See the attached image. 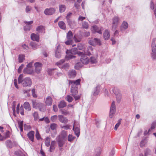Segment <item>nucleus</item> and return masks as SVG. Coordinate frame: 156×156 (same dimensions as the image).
I'll return each mask as SVG.
<instances>
[{
	"mask_svg": "<svg viewBox=\"0 0 156 156\" xmlns=\"http://www.w3.org/2000/svg\"><path fill=\"white\" fill-rule=\"evenodd\" d=\"M23 74H20L18 79L19 83H21L23 87H30L32 84V80L29 77H26L24 79Z\"/></svg>",
	"mask_w": 156,
	"mask_h": 156,
	"instance_id": "nucleus-1",
	"label": "nucleus"
},
{
	"mask_svg": "<svg viewBox=\"0 0 156 156\" xmlns=\"http://www.w3.org/2000/svg\"><path fill=\"white\" fill-rule=\"evenodd\" d=\"M88 50H84V53L79 52L78 53V55L81 56L80 61L83 64H86L89 62V59L84 54L86 55H91V53L88 51Z\"/></svg>",
	"mask_w": 156,
	"mask_h": 156,
	"instance_id": "nucleus-2",
	"label": "nucleus"
},
{
	"mask_svg": "<svg viewBox=\"0 0 156 156\" xmlns=\"http://www.w3.org/2000/svg\"><path fill=\"white\" fill-rule=\"evenodd\" d=\"M152 52L151 56L153 60H156V38H154L151 44Z\"/></svg>",
	"mask_w": 156,
	"mask_h": 156,
	"instance_id": "nucleus-3",
	"label": "nucleus"
},
{
	"mask_svg": "<svg viewBox=\"0 0 156 156\" xmlns=\"http://www.w3.org/2000/svg\"><path fill=\"white\" fill-rule=\"evenodd\" d=\"M32 103L33 108H38L41 112H44L45 110L44 106L43 104L37 102L36 101H33Z\"/></svg>",
	"mask_w": 156,
	"mask_h": 156,
	"instance_id": "nucleus-4",
	"label": "nucleus"
},
{
	"mask_svg": "<svg viewBox=\"0 0 156 156\" xmlns=\"http://www.w3.org/2000/svg\"><path fill=\"white\" fill-rule=\"evenodd\" d=\"M73 129L74 131L75 134L78 137L80 132L79 123L78 122L74 121Z\"/></svg>",
	"mask_w": 156,
	"mask_h": 156,
	"instance_id": "nucleus-5",
	"label": "nucleus"
},
{
	"mask_svg": "<svg viewBox=\"0 0 156 156\" xmlns=\"http://www.w3.org/2000/svg\"><path fill=\"white\" fill-rule=\"evenodd\" d=\"M113 91L116 96V98L117 102H120L122 99V94L120 91L116 88H114L113 89Z\"/></svg>",
	"mask_w": 156,
	"mask_h": 156,
	"instance_id": "nucleus-6",
	"label": "nucleus"
},
{
	"mask_svg": "<svg viewBox=\"0 0 156 156\" xmlns=\"http://www.w3.org/2000/svg\"><path fill=\"white\" fill-rule=\"evenodd\" d=\"M89 43L92 46H95L97 45H101V42L100 39L97 38L90 40L89 41Z\"/></svg>",
	"mask_w": 156,
	"mask_h": 156,
	"instance_id": "nucleus-7",
	"label": "nucleus"
},
{
	"mask_svg": "<svg viewBox=\"0 0 156 156\" xmlns=\"http://www.w3.org/2000/svg\"><path fill=\"white\" fill-rule=\"evenodd\" d=\"M33 21H24V23L27 25L26 26H24L23 29L25 31H29L32 27V26L31 25L33 23Z\"/></svg>",
	"mask_w": 156,
	"mask_h": 156,
	"instance_id": "nucleus-8",
	"label": "nucleus"
},
{
	"mask_svg": "<svg viewBox=\"0 0 156 156\" xmlns=\"http://www.w3.org/2000/svg\"><path fill=\"white\" fill-rule=\"evenodd\" d=\"M116 111V107L115 104V102L113 101L112 103L110 108V111L109 113V117L110 118H112L113 117V115L115 114Z\"/></svg>",
	"mask_w": 156,
	"mask_h": 156,
	"instance_id": "nucleus-9",
	"label": "nucleus"
},
{
	"mask_svg": "<svg viewBox=\"0 0 156 156\" xmlns=\"http://www.w3.org/2000/svg\"><path fill=\"white\" fill-rule=\"evenodd\" d=\"M55 9L54 8L46 9L44 11V13L46 15H51L55 12Z\"/></svg>",
	"mask_w": 156,
	"mask_h": 156,
	"instance_id": "nucleus-10",
	"label": "nucleus"
},
{
	"mask_svg": "<svg viewBox=\"0 0 156 156\" xmlns=\"http://www.w3.org/2000/svg\"><path fill=\"white\" fill-rule=\"evenodd\" d=\"M119 18L117 17H115L113 18L112 26V30H115L117 27L119 21Z\"/></svg>",
	"mask_w": 156,
	"mask_h": 156,
	"instance_id": "nucleus-11",
	"label": "nucleus"
},
{
	"mask_svg": "<svg viewBox=\"0 0 156 156\" xmlns=\"http://www.w3.org/2000/svg\"><path fill=\"white\" fill-rule=\"evenodd\" d=\"M80 79H78L76 80H69V83L72 84V87H77V86L80 84Z\"/></svg>",
	"mask_w": 156,
	"mask_h": 156,
	"instance_id": "nucleus-12",
	"label": "nucleus"
},
{
	"mask_svg": "<svg viewBox=\"0 0 156 156\" xmlns=\"http://www.w3.org/2000/svg\"><path fill=\"white\" fill-rule=\"evenodd\" d=\"M80 79H78L76 80H69V83L72 84V87H77V86L80 84Z\"/></svg>",
	"mask_w": 156,
	"mask_h": 156,
	"instance_id": "nucleus-13",
	"label": "nucleus"
},
{
	"mask_svg": "<svg viewBox=\"0 0 156 156\" xmlns=\"http://www.w3.org/2000/svg\"><path fill=\"white\" fill-rule=\"evenodd\" d=\"M34 66L36 73L39 74L41 69V64L39 62H36L34 64Z\"/></svg>",
	"mask_w": 156,
	"mask_h": 156,
	"instance_id": "nucleus-14",
	"label": "nucleus"
},
{
	"mask_svg": "<svg viewBox=\"0 0 156 156\" xmlns=\"http://www.w3.org/2000/svg\"><path fill=\"white\" fill-rule=\"evenodd\" d=\"M91 30L93 33L97 32L99 34H101L102 33L101 29H100L96 25L93 26L91 28Z\"/></svg>",
	"mask_w": 156,
	"mask_h": 156,
	"instance_id": "nucleus-15",
	"label": "nucleus"
},
{
	"mask_svg": "<svg viewBox=\"0 0 156 156\" xmlns=\"http://www.w3.org/2000/svg\"><path fill=\"white\" fill-rule=\"evenodd\" d=\"M23 72L24 73L32 75L34 73L33 68H30L26 67L24 69Z\"/></svg>",
	"mask_w": 156,
	"mask_h": 156,
	"instance_id": "nucleus-16",
	"label": "nucleus"
},
{
	"mask_svg": "<svg viewBox=\"0 0 156 156\" xmlns=\"http://www.w3.org/2000/svg\"><path fill=\"white\" fill-rule=\"evenodd\" d=\"M55 57L58 58H59L61 56V53L60 51V46L59 44L58 45L55 53Z\"/></svg>",
	"mask_w": 156,
	"mask_h": 156,
	"instance_id": "nucleus-17",
	"label": "nucleus"
},
{
	"mask_svg": "<svg viewBox=\"0 0 156 156\" xmlns=\"http://www.w3.org/2000/svg\"><path fill=\"white\" fill-rule=\"evenodd\" d=\"M20 104H18L16 107V112L18 114H19V113H20V114L22 115H24V109L23 107L22 106L20 107Z\"/></svg>",
	"mask_w": 156,
	"mask_h": 156,
	"instance_id": "nucleus-18",
	"label": "nucleus"
},
{
	"mask_svg": "<svg viewBox=\"0 0 156 156\" xmlns=\"http://www.w3.org/2000/svg\"><path fill=\"white\" fill-rule=\"evenodd\" d=\"M31 38L34 41H36L37 42L39 41V36L38 34L32 33L31 34Z\"/></svg>",
	"mask_w": 156,
	"mask_h": 156,
	"instance_id": "nucleus-19",
	"label": "nucleus"
},
{
	"mask_svg": "<svg viewBox=\"0 0 156 156\" xmlns=\"http://www.w3.org/2000/svg\"><path fill=\"white\" fill-rule=\"evenodd\" d=\"M36 30L38 33L44 34L45 32V29L44 27L42 26H40L36 29Z\"/></svg>",
	"mask_w": 156,
	"mask_h": 156,
	"instance_id": "nucleus-20",
	"label": "nucleus"
},
{
	"mask_svg": "<svg viewBox=\"0 0 156 156\" xmlns=\"http://www.w3.org/2000/svg\"><path fill=\"white\" fill-rule=\"evenodd\" d=\"M59 120V121L64 123H66L68 122V119L66 117H64L63 116L59 115L58 116Z\"/></svg>",
	"mask_w": 156,
	"mask_h": 156,
	"instance_id": "nucleus-21",
	"label": "nucleus"
},
{
	"mask_svg": "<svg viewBox=\"0 0 156 156\" xmlns=\"http://www.w3.org/2000/svg\"><path fill=\"white\" fill-rule=\"evenodd\" d=\"M34 132L33 131H31L27 134L29 139L32 142L34 141Z\"/></svg>",
	"mask_w": 156,
	"mask_h": 156,
	"instance_id": "nucleus-22",
	"label": "nucleus"
},
{
	"mask_svg": "<svg viewBox=\"0 0 156 156\" xmlns=\"http://www.w3.org/2000/svg\"><path fill=\"white\" fill-rule=\"evenodd\" d=\"M77 48H72L70 50H67L66 53H71L73 55L78 54V53L79 51H77Z\"/></svg>",
	"mask_w": 156,
	"mask_h": 156,
	"instance_id": "nucleus-23",
	"label": "nucleus"
},
{
	"mask_svg": "<svg viewBox=\"0 0 156 156\" xmlns=\"http://www.w3.org/2000/svg\"><path fill=\"white\" fill-rule=\"evenodd\" d=\"M52 103V98L50 96H48L46 98L45 103L47 106L51 105Z\"/></svg>",
	"mask_w": 156,
	"mask_h": 156,
	"instance_id": "nucleus-24",
	"label": "nucleus"
},
{
	"mask_svg": "<svg viewBox=\"0 0 156 156\" xmlns=\"http://www.w3.org/2000/svg\"><path fill=\"white\" fill-rule=\"evenodd\" d=\"M24 108L27 111H30L31 110V108L29 103L27 102H25L23 104Z\"/></svg>",
	"mask_w": 156,
	"mask_h": 156,
	"instance_id": "nucleus-25",
	"label": "nucleus"
},
{
	"mask_svg": "<svg viewBox=\"0 0 156 156\" xmlns=\"http://www.w3.org/2000/svg\"><path fill=\"white\" fill-rule=\"evenodd\" d=\"M58 25L61 29L64 30H66V27L65 23L63 21H59L58 23Z\"/></svg>",
	"mask_w": 156,
	"mask_h": 156,
	"instance_id": "nucleus-26",
	"label": "nucleus"
},
{
	"mask_svg": "<svg viewBox=\"0 0 156 156\" xmlns=\"http://www.w3.org/2000/svg\"><path fill=\"white\" fill-rule=\"evenodd\" d=\"M100 90V86L98 85L95 87L94 90L93 92V94L94 96L97 95L99 93Z\"/></svg>",
	"mask_w": 156,
	"mask_h": 156,
	"instance_id": "nucleus-27",
	"label": "nucleus"
},
{
	"mask_svg": "<svg viewBox=\"0 0 156 156\" xmlns=\"http://www.w3.org/2000/svg\"><path fill=\"white\" fill-rule=\"evenodd\" d=\"M144 156H152L151 151L148 148H146L144 151Z\"/></svg>",
	"mask_w": 156,
	"mask_h": 156,
	"instance_id": "nucleus-28",
	"label": "nucleus"
},
{
	"mask_svg": "<svg viewBox=\"0 0 156 156\" xmlns=\"http://www.w3.org/2000/svg\"><path fill=\"white\" fill-rule=\"evenodd\" d=\"M77 87H72L71 92L72 96L76 95L78 93Z\"/></svg>",
	"mask_w": 156,
	"mask_h": 156,
	"instance_id": "nucleus-29",
	"label": "nucleus"
},
{
	"mask_svg": "<svg viewBox=\"0 0 156 156\" xmlns=\"http://www.w3.org/2000/svg\"><path fill=\"white\" fill-rule=\"evenodd\" d=\"M128 27V23L126 22H124L121 27V31H123L126 29Z\"/></svg>",
	"mask_w": 156,
	"mask_h": 156,
	"instance_id": "nucleus-30",
	"label": "nucleus"
},
{
	"mask_svg": "<svg viewBox=\"0 0 156 156\" xmlns=\"http://www.w3.org/2000/svg\"><path fill=\"white\" fill-rule=\"evenodd\" d=\"M67 23L69 26L71 28H73L76 26V23L74 21H72L71 20H69V22H68V21H67Z\"/></svg>",
	"mask_w": 156,
	"mask_h": 156,
	"instance_id": "nucleus-31",
	"label": "nucleus"
},
{
	"mask_svg": "<svg viewBox=\"0 0 156 156\" xmlns=\"http://www.w3.org/2000/svg\"><path fill=\"white\" fill-rule=\"evenodd\" d=\"M76 73L74 70H70L69 72V75L70 78H73L76 75Z\"/></svg>",
	"mask_w": 156,
	"mask_h": 156,
	"instance_id": "nucleus-32",
	"label": "nucleus"
},
{
	"mask_svg": "<svg viewBox=\"0 0 156 156\" xmlns=\"http://www.w3.org/2000/svg\"><path fill=\"white\" fill-rule=\"evenodd\" d=\"M104 38L105 40H108L110 36L109 32L107 30H106L103 34Z\"/></svg>",
	"mask_w": 156,
	"mask_h": 156,
	"instance_id": "nucleus-33",
	"label": "nucleus"
},
{
	"mask_svg": "<svg viewBox=\"0 0 156 156\" xmlns=\"http://www.w3.org/2000/svg\"><path fill=\"white\" fill-rule=\"evenodd\" d=\"M56 142L55 141H51L50 147V151L52 152L53 151L55 148V145L56 144Z\"/></svg>",
	"mask_w": 156,
	"mask_h": 156,
	"instance_id": "nucleus-34",
	"label": "nucleus"
},
{
	"mask_svg": "<svg viewBox=\"0 0 156 156\" xmlns=\"http://www.w3.org/2000/svg\"><path fill=\"white\" fill-rule=\"evenodd\" d=\"M66 53L67 54V55L66 56V58L67 60L73 59L75 58V56L73 55V54L71 53Z\"/></svg>",
	"mask_w": 156,
	"mask_h": 156,
	"instance_id": "nucleus-35",
	"label": "nucleus"
},
{
	"mask_svg": "<svg viewBox=\"0 0 156 156\" xmlns=\"http://www.w3.org/2000/svg\"><path fill=\"white\" fill-rule=\"evenodd\" d=\"M64 139L59 138L58 139L57 141L58 142V145L59 147H62L64 144L65 141L64 140Z\"/></svg>",
	"mask_w": 156,
	"mask_h": 156,
	"instance_id": "nucleus-36",
	"label": "nucleus"
},
{
	"mask_svg": "<svg viewBox=\"0 0 156 156\" xmlns=\"http://www.w3.org/2000/svg\"><path fill=\"white\" fill-rule=\"evenodd\" d=\"M150 7L151 9H155L154 12L155 16L156 17V5H154L152 1H151Z\"/></svg>",
	"mask_w": 156,
	"mask_h": 156,
	"instance_id": "nucleus-37",
	"label": "nucleus"
},
{
	"mask_svg": "<svg viewBox=\"0 0 156 156\" xmlns=\"http://www.w3.org/2000/svg\"><path fill=\"white\" fill-rule=\"evenodd\" d=\"M73 37V34L72 32L69 30L67 34L66 38L67 39L72 40Z\"/></svg>",
	"mask_w": 156,
	"mask_h": 156,
	"instance_id": "nucleus-38",
	"label": "nucleus"
},
{
	"mask_svg": "<svg viewBox=\"0 0 156 156\" xmlns=\"http://www.w3.org/2000/svg\"><path fill=\"white\" fill-rule=\"evenodd\" d=\"M65 62V60L62 59L59 62H57L56 63V65L58 66L59 68H61L62 66V64Z\"/></svg>",
	"mask_w": 156,
	"mask_h": 156,
	"instance_id": "nucleus-39",
	"label": "nucleus"
},
{
	"mask_svg": "<svg viewBox=\"0 0 156 156\" xmlns=\"http://www.w3.org/2000/svg\"><path fill=\"white\" fill-rule=\"evenodd\" d=\"M66 106V104L64 101H61L58 105V107L59 108H62Z\"/></svg>",
	"mask_w": 156,
	"mask_h": 156,
	"instance_id": "nucleus-40",
	"label": "nucleus"
},
{
	"mask_svg": "<svg viewBox=\"0 0 156 156\" xmlns=\"http://www.w3.org/2000/svg\"><path fill=\"white\" fill-rule=\"evenodd\" d=\"M156 126V122H153L152 123V124L151 125V128L148 129V133H150L151 132L152 130V129H154Z\"/></svg>",
	"mask_w": 156,
	"mask_h": 156,
	"instance_id": "nucleus-41",
	"label": "nucleus"
},
{
	"mask_svg": "<svg viewBox=\"0 0 156 156\" xmlns=\"http://www.w3.org/2000/svg\"><path fill=\"white\" fill-rule=\"evenodd\" d=\"M67 136V133L64 130L62 131L60 138L64 139Z\"/></svg>",
	"mask_w": 156,
	"mask_h": 156,
	"instance_id": "nucleus-42",
	"label": "nucleus"
},
{
	"mask_svg": "<svg viewBox=\"0 0 156 156\" xmlns=\"http://www.w3.org/2000/svg\"><path fill=\"white\" fill-rule=\"evenodd\" d=\"M66 10V7L65 5H61L59 6V12L61 13L64 12Z\"/></svg>",
	"mask_w": 156,
	"mask_h": 156,
	"instance_id": "nucleus-43",
	"label": "nucleus"
},
{
	"mask_svg": "<svg viewBox=\"0 0 156 156\" xmlns=\"http://www.w3.org/2000/svg\"><path fill=\"white\" fill-rule=\"evenodd\" d=\"M30 45L31 47L34 49H36L39 47L38 45L36 43L33 42H31Z\"/></svg>",
	"mask_w": 156,
	"mask_h": 156,
	"instance_id": "nucleus-44",
	"label": "nucleus"
},
{
	"mask_svg": "<svg viewBox=\"0 0 156 156\" xmlns=\"http://www.w3.org/2000/svg\"><path fill=\"white\" fill-rule=\"evenodd\" d=\"M75 138V137L73 136L72 134H69L68 137V140L69 141L72 142Z\"/></svg>",
	"mask_w": 156,
	"mask_h": 156,
	"instance_id": "nucleus-45",
	"label": "nucleus"
},
{
	"mask_svg": "<svg viewBox=\"0 0 156 156\" xmlns=\"http://www.w3.org/2000/svg\"><path fill=\"white\" fill-rule=\"evenodd\" d=\"M50 138L48 137H47L46 138L45 144L46 146L47 147H49L50 145Z\"/></svg>",
	"mask_w": 156,
	"mask_h": 156,
	"instance_id": "nucleus-46",
	"label": "nucleus"
},
{
	"mask_svg": "<svg viewBox=\"0 0 156 156\" xmlns=\"http://www.w3.org/2000/svg\"><path fill=\"white\" fill-rule=\"evenodd\" d=\"M25 56L23 55H20L19 56V62H22L24 59Z\"/></svg>",
	"mask_w": 156,
	"mask_h": 156,
	"instance_id": "nucleus-47",
	"label": "nucleus"
},
{
	"mask_svg": "<svg viewBox=\"0 0 156 156\" xmlns=\"http://www.w3.org/2000/svg\"><path fill=\"white\" fill-rule=\"evenodd\" d=\"M66 99L69 102H71L73 99V98L69 95H67Z\"/></svg>",
	"mask_w": 156,
	"mask_h": 156,
	"instance_id": "nucleus-48",
	"label": "nucleus"
},
{
	"mask_svg": "<svg viewBox=\"0 0 156 156\" xmlns=\"http://www.w3.org/2000/svg\"><path fill=\"white\" fill-rule=\"evenodd\" d=\"M69 65L68 63H66L63 65L61 68L63 69L67 70L69 69Z\"/></svg>",
	"mask_w": 156,
	"mask_h": 156,
	"instance_id": "nucleus-49",
	"label": "nucleus"
},
{
	"mask_svg": "<svg viewBox=\"0 0 156 156\" xmlns=\"http://www.w3.org/2000/svg\"><path fill=\"white\" fill-rule=\"evenodd\" d=\"M72 13L71 12H69L67 14L66 17V19L67 21H68V22H69V20H70V18L72 15Z\"/></svg>",
	"mask_w": 156,
	"mask_h": 156,
	"instance_id": "nucleus-50",
	"label": "nucleus"
},
{
	"mask_svg": "<svg viewBox=\"0 0 156 156\" xmlns=\"http://www.w3.org/2000/svg\"><path fill=\"white\" fill-rule=\"evenodd\" d=\"M73 42L72 40L67 39V40L65 42V44L67 45H72Z\"/></svg>",
	"mask_w": 156,
	"mask_h": 156,
	"instance_id": "nucleus-51",
	"label": "nucleus"
},
{
	"mask_svg": "<svg viewBox=\"0 0 156 156\" xmlns=\"http://www.w3.org/2000/svg\"><path fill=\"white\" fill-rule=\"evenodd\" d=\"M82 26L83 28H85L86 29H87L88 28V23H87L85 21H84L82 23Z\"/></svg>",
	"mask_w": 156,
	"mask_h": 156,
	"instance_id": "nucleus-52",
	"label": "nucleus"
},
{
	"mask_svg": "<svg viewBox=\"0 0 156 156\" xmlns=\"http://www.w3.org/2000/svg\"><path fill=\"white\" fill-rule=\"evenodd\" d=\"M58 116L57 115H54L52 116L51 118V120L53 122H55L57 119Z\"/></svg>",
	"mask_w": 156,
	"mask_h": 156,
	"instance_id": "nucleus-53",
	"label": "nucleus"
},
{
	"mask_svg": "<svg viewBox=\"0 0 156 156\" xmlns=\"http://www.w3.org/2000/svg\"><path fill=\"white\" fill-rule=\"evenodd\" d=\"M18 123L19 125V126L20 129V131L21 132L23 131V122H19Z\"/></svg>",
	"mask_w": 156,
	"mask_h": 156,
	"instance_id": "nucleus-54",
	"label": "nucleus"
},
{
	"mask_svg": "<svg viewBox=\"0 0 156 156\" xmlns=\"http://www.w3.org/2000/svg\"><path fill=\"white\" fill-rule=\"evenodd\" d=\"M57 126V124L55 123H52L51 125L50 128L51 129L54 130L56 128Z\"/></svg>",
	"mask_w": 156,
	"mask_h": 156,
	"instance_id": "nucleus-55",
	"label": "nucleus"
},
{
	"mask_svg": "<svg viewBox=\"0 0 156 156\" xmlns=\"http://www.w3.org/2000/svg\"><path fill=\"white\" fill-rule=\"evenodd\" d=\"M81 63L80 62H78L76 63L75 66V68L76 69H78L82 67V66L80 65Z\"/></svg>",
	"mask_w": 156,
	"mask_h": 156,
	"instance_id": "nucleus-56",
	"label": "nucleus"
},
{
	"mask_svg": "<svg viewBox=\"0 0 156 156\" xmlns=\"http://www.w3.org/2000/svg\"><path fill=\"white\" fill-rule=\"evenodd\" d=\"M90 62L92 63H95L97 62L96 58L94 57H91L90 58Z\"/></svg>",
	"mask_w": 156,
	"mask_h": 156,
	"instance_id": "nucleus-57",
	"label": "nucleus"
},
{
	"mask_svg": "<svg viewBox=\"0 0 156 156\" xmlns=\"http://www.w3.org/2000/svg\"><path fill=\"white\" fill-rule=\"evenodd\" d=\"M121 121L120 120H119L118 122L116 124L115 126L114 129L115 130H117L118 127L119 126V125L120 124Z\"/></svg>",
	"mask_w": 156,
	"mask_h": 156,
	"instance_id": "nucleus-58",
	"label": "nucleus"
},
{
	"mask_svg": "<svg viewBox=\"0 0 156 156\" xmlns=\"http://www.w3.org/2000/svg\"><path fill=\"white\" fill-rule=\"evenodd\" d=\"M33 116L34 118V119L35 120H36L38 118V114L37 112H35L33 114Z\"/></svg>",
	"mask_w": 156,
	"mask_h": 156,
	"instance_id": "nucleus-59",
	"label": "nucleus"
},
{
	"mask_svg": "<svg viewBox=\"0 0 156 156\" xmlns=\"http://www.w3.org/2000/svg\"><path fill=\"white\" fill-rule=\"evenodd\" d=\"M31 10V8L29 6H27L26 7V12L27 13H30Z\"/></svg>",
	"mask_w": 156,
	"mask_h": 156,
	"instance_id": "nucleus-60",
	"label": "nucleus"
},
{
	"mask_svg": "<svg viewBox=\"0 0 156 156\" xmlns=\"http://www.w3.org/2000/svg\"><path fill=\"white\" fill-rule=\"evenodd\" d=\"M24 65L23 64L21 65L18 68V72L19 73H20L21 72L22 69L23 68Z\"/></svg>",
	"mask_w": 156,
	"mask_h": 156,
	"instance_id": "nucleus-61",
	"label": "nucleus"
},
{
	"mask_svg": "<svg viewBox=\"0 0 156 156\" xmlns=\"http://www.w3.org/2000/svg\"><path fill=\"white\" fill-rule=\"evenodd\" d=\"M6 145L9 147H11L12 145L11 142L10 140H8L6 142Z\"/></svg>",
	"mask_w": 156,
	"mask_h": 156,
	"instance_id": "nucleus-62",
	"label": "nucleus"
},
{
	"mask_svg": "<svg viewBox=\"0 0 156 156\" xmlns=\"http://www.w3.org/2000/svg\"><path fill=\"white\" fill-rule=\"evenodd\" d=\"M70 126L69 125H66L65 126H61V128L66 130H67L69 129Z\"/></svg>",
	"mask_w": 156,
	"mask_h": 156,
	"instance_id": "nucleus-63",
	"label": "nucleus"
},
{
	"mask_svg": "<svg viewBox=\"0 0 156 156\" xmlns=\"http://www.w3.org/2000/svg\"><path fill=\"white\" fill-rule=\"evenodd\" d=\"M35 136H36V138L37 140H39L40 138V135L39 134V132H38V131L37 130L36 131Z\"/></svg>",
	"mask_w": 156,
	"mask_h": 156,
	"instance_id": "nucleus-64",
	"label": "nucleus"
}]
</instances>
